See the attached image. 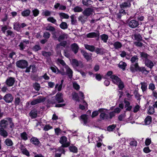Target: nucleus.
Returning a JSON list of instances; mask_svg holds the SVG:
<instances>
[{"mask_svg": "<svg viewBox=\"0 0 157 157\" xmlns=\"http://www.w3.org/2000/svg\"><path fill=\"white\" fill-rule=\"evenodd\" d=\"M51 12L46 10L43 11L42 14L43 16H48L51 15Z\"/></svg>", "mask_w": 157, "mask_h": 157, "instance_id": "f704fd0d", "label": "nucleus"}, {"mask_svg": "<svg viewBox=\"0 0 157 157\" xmlns=\"http://www.w3.org/2000/svg\"><path fill=\"white\" fill-rule=\"evenodd\" d=\"M30 13V10H26L23 11L21 13V14L23 16H27Z\"/></svg>", "mask_w": 157, "mask_h": 157, "instance_id": "49530a36", "label": "nucleus"}, {"mask_svg": "<svg viewBox=\"0 0 157 157\" xmlns=\"http://www.w3.org/2000/svg\"><path fill=\"white\" fill-rule=\"evenodd\" d=\"M74 88L76 90H78L80 88L79 86L76 82H74L73 83Z\"/></svg>", "mask_w": 157, "mask_h": 157, "instance_id": "0e129e2a", "label": "nucleus"}, {"mask_svg": "<svg viewBox=\"0 0 157 157\" xmlns=\"http://www.w3.org/2000/svg\"><path fill=\"white\" fill-rule=\"evenodd\" d=\"M141 88L143 91H145L147 89V83L144 82H142L141 83Z\"/></svg>", "mask_w": 157, "mask_h": 157, "instance_id": "c9c22d12", "label": "nucleus"}, {"mask_svg": "<svg viewBox=\"0 0 157 157\" xmlns=\"http://www.w3.org/2000/svg\"><path fill=\"white\" fill-rule=\"evenodd\" d=\"M138 58L137 56H134L131 58L130 61L132 63H136L138 61Z\"/></svg>", "mask_w": 157, "mask_h": 157, "instance_id": "a19ab883", "label": "nucleus"}, {"mask_svg": "<svg viewBox=\"0 0 157 157\" xmlns=\"http://www.w3.org/2000/svg\"><path fill=\"white\" fill-rule=\"evenodd\" d=\"M67 44V42L66 41H63L61 43H60V44H57L56 47L57 48H59L60 47V46H62L63 47H64L65 45H66Z\"/></svg>", "mask_w": 157, "mask_h": 157, "instance_id": "864d4df0", "label": "nucleus"}, {"mask_svg": "<svg viewBox=\"0 0 157 157\" xmlns=\"http://www.w3.org/2000/svg\"><path fill=\"white\" fill-rule=\"evenodd\" d=\"M124 103L125 104V107L126 108L127 110H130L132 108V106L130 105V103L128 101L124 100Z\"/></svg>", "mask_w": 157, "mask_h": 157, "instance_id": "bb28decb", "label": "nucleus"}, {"mask_svg": "<svg viewBox=\"0 0 157 157\" xmlns=\"http://www.w3.org/2000/svg\"><path fill=\"white\" fill-rule=\"evenodd\" d=\"M64 152L65 151L62 147L60 148L58 150L56 151V153L55 155V157H60L61 154L64 153Z\"/></svg>", "mask_w": 157, "mask_h": 157, "instance_id": "f3484780", "label": "nucleus"}, {"mask_svg": "<svg viewBox=\"0 0 157 157\" xmlns=\"http://www.w3.org/2000/svg\"><path fill=\"white\" fill-rule=\"evenodd\" d=\"M69 148L71 151L74 153H76L77 152L78 149L77 148L74 146H70Z\"/></svg>", "mask_w": 157, "mask_h": 157, "instance_id": "4c0bfd02", "label": "nucleus"}, {"mask_svg": "<svg viewBox=\"0 0 157 157\" xmlns=\"http://www.w3.org/2000/svg\"><path fill=\"white\" fill-rule=\"evenodd\" d=\"M33 87L36 90H39L40 87L39 84L37 83H34L33 85Z\"/></svg>", "mask_w": 157, "mask_h": 157, "instance_id": "680f3d73", "label": "nucleus"}, {"mask_svg": "<svg viewBox=\"0 0 157 157\" xmlns=\"http://www.w3.org/2000/svg\"><path fill=\"white\" fill-rule=\"evenodd\" d=\"M21 138L25 140H27L28 139L27 135L26 133L25 132L21 133Z\"/></svg>", "mask_w": 157, "mask_h": 157, "instance_id": "de8ad7c7", "label": "nucleus"}, {"mask_svg": "<svg viewBox=\"0 0 157 157\" xmlns=\"http://www.w3.org/2000/svg\"><path fill=\"white\" fill-rule=\"evenodd\" d=\"M21 151L23 154L27 156L29 155V153L27 150L25 148H23L21 149Z\"/></svg>", "mask_w": 157, "mask_h": 157, "instance_id": "09e8293b", "label": "nucleus"}, {"mask_svg": "<svg viewBox=\"0 0 157 157\" xmlns=\"http://www.w3.org/2000/svg\"><path fill=\"white\" fill-rule=\"evenodd\" d=\"M44 101L45 99L43 97H41L32 101L31 104L32 105H34L43 102Z\"/></svg>", "mask_w": 157, "mask_h": 157, "instance_id": "1a4fd4ad", "label": "nucleus"}, {"mask_svg": "<svg viewBox=\"0 0 157 157\" xmlns=\"http://www.w3.org/2000/svg\"><path fill=\"white\" fill-rule=\"evenodd\" d=\"M155 112L154 108L152 106H150L147 113L149 114H153Z\"/></svg>", "mask_w": 157, "mask_h": 157, "instance_id": "3c124183", "label": "nucleus"}, {"mask_svg": "<svg viewBox=\"0 0 157 157\" xmlns=\"http://www.w3.org/2000/svg\"><path fill=\"white\" fill-rule=\"evenodd\" d=\"M135 39L138 41L141 40L142 39L141 35L139 34H135L134 35Z\"/></svg>", "mask_w": 157, "mask_h": 157, "instance_id": "603ef678", "label": "nucleus"}, {"mask_svg": "<svg viewBox=\"0 0 157 157\" xmlns=\"http://www.w3.org/2000/svg\"><path fill=\"white\" fill-rule=\"evenodd\" d=\"M71 63L74 67H79L82 68L83 67V64L82 62L80 61H78L76 59H73Z\"/></svg>", "mask_w": 157, "mask_h": 157, "instance_id": "39448f33", "label": "nucleus"}, {"mask_svg": "<svg viewBox=\"0 0 157 157\" xmlns=\"http://www.w3.org/2000/svg\"><path fill=\"white\" fill-rule=\"evenodd\" d=\"M30 116L32 118H35L37 116V111L35 110H32L30 113Z\"/></svg>", "mask_w": 157, "mask_h": 157, "instance_id": "2f4dec72", "label": "nucleus"}, {"mask_svg": "<svg viewBox=\"0 0 157 157\" xmlns=\"http://www.w3.org/2000/svg\"><path fill=\"white\" fill-rule=\"evenodd\" d=\"M139 69V67L137 63H136L134 64H132L130 67V70L132 72H135L136 71L138 70Z\"/></svg>", "mask_w": 157, "mask_h": 157, "instance_id": "2eb2a0df", "label": "nucleus"}, {"mask_svg": "<svg viewBox=\"0 0 157 157\" xmlns=\"http://www.w3.org/2000/svg\"><path fill=\"white\" fill-rule=\"evenodd\" d=\"M99 34V33L98 32L97 33L91 32L87 34L86 36L87 38H94L98 37Z\"/></svg>", "mask_w": 157, "mask_h": 157, "instance_id": "f8f14e48", "label": "nucleus"}, {"mask_svg": "<svg viewBox=\"0 0 157 157\" xmlns=\"http://www.w3.org/2000/svg\"><path fill=\"white\" fill-rule=\"evenodd\" d=\"M42 55L43 56L46 57H48L51 55V53L50 52H46L45 51L42 52Z\"/></svg>", "mask_w": 157, "mask_h": 157, "instance_id": "69168bd1", "label": "nucleus"}, {"mask_svg": "<svg viewBox=\"0 0 157 157\" xmlns=\"http://www.w3.org/2000/svg\"><path fill=\"white\" fill-rule=\"evenodd\" d=\"M146 65L148 67L151 68L154 66V64L153 62L147 59L145 61Z\"/></svg>", "mask_w": 157, "mask_h": 157, "instance_id": "b1692460", "label": "nucleus"}, {"mask_svg": "<svg viewBox=\"0 0 157 157\" xmlns=\"http://www.w3.org/2000/svg\"><path fill=\"white\" fill-rule=\"evenodd\" d=\"M139 25V22L135 20H132L129 21V26L132 28H135L138 26Z\"/></svg>", "mask_w": 157, "mask_h": 157, "instance_id": "423d86ee", "label": "nucleus"}, {"mask_svg": "<svg viewBox=\"0 0 157 157\" xmlns=\"http://www.w3.org/2000/svg\"><path fill=\"white\" fill-rule=\"evenodd\" d=\"M14 29L17 31H20L21 30L20 25L18 22L14 23L13 25Z\"/></svg>", "mask_w": 157, "mask_h": 157, "instance_id": "393cba45", "label": "nucleus"}, {"mask_svg": "<svg viewBox=\"0 0 157 157\" xmlns=\"http://www.w3.org/2000/svg\"><path fill=\"white\" fill-rule=\"evenodd\" d=\"M85 48L91 52H93L95 49L94 47L92 45H90L88 44H85Z\"/></svg>", "mask_w": 157, "mask_h": 157, "instance_id": "c85d7f7f", "label": "nucleus"}, {"mask_svg": "<svg viewBox=\"0 0 157 157\" xmlns=\"http://www.w3.org/2000/svg\"><path fill=\"white\" fill-rule=\"evenodd\" d=\"M55 133L58 135L61 133V130L59 128H57L55 129Z\"/></svg>", "mask_w": 157, "mask_h": 157, "instance_id": "774afa93", "label": "nucleus"}, {"mask_svg": "<svg viewBox=\"0 0 157 157\" xmlns=\"http://www.w3.org/2000/svg\"><path fill=\"white\" fill-rule=\"evenodd\" d=\"M130 145L132 146H136L137 145V142L135 140H132L129 143Z\"/></svg>", "mask_w": 157, "mask_h": 157, "instance_id": "e2e57ef3", "label": "nucleus"}, {"mask_svg": "<svg viewBox=\"0 0 157 157\" xmlns=\"http://www.w3.org/2000/svg\"><path fill=\"white\" fill-rule=\"evenodd\" d=\"M81 118L84 122V124H86L87 122V117L86 115H83L81 116Z\"/></svg>", "mask_w": 157, "mask_h": 157, "instance_id": "c03bdc74", "label": "nucleus"}, {"mask_svg": "<svg viewBox=\"0 0 157 157\" xmlns=\"http://www.w3.org/2000/svg\"><path fill=\"white\" fill-rule=\"evenodd\" d=\"M114 47L116 49L120 48L122 46L121 43L119 42H116L113 44Z\"/></svg>", "mask_w": 157, "mask_h": 157, "instance_id": "e433bc0d", "label": "nucleus"}, {"mask_svg": "<svg viewBox=\"0 0 157 157\" xmlns=\"http://www.w3.org/2000/svg\"><path fill=\"white\" fill-rule=\"evenodd\" d=\"M100 37L104 42H107L109 37L108 35L105 34H103L100 36Z\"/></svg>", "mask_w": 157, "mask_h": 157, "instance_id": "cd10ccee", "label": "nucleus"}, {"mask_svg": "<svg viewBox=\"0 0 157 157\" xmlns=\"http://www.w3.org/2000/svg\"><path fill=\"white\" fill-rule=\"evenodd\" d=\"M0 134L1 136L4 137H6L8 135L7 132L4 128H1L0 129Z\"/></svg>", "mask_w": 157, "mask_h": 157, "instance_id": "7c9ffc66", "label": "nucleus"}, {"mask_svg": "<svg viewBox=\"0 0 157 157\" xmlns=\"http://www.w3.org/2000/svg\"><path fill=\"white\" fill-rule=\"evenodd\" d=\"M32 12L34 16L36 17L38 15L39 13V10L36 9H34L32 10Z\"/></svg>", "mask_w": 157, "mask_h": 157, "instance_id": "4d7b16f0", "label": "nucleus"}, {"mask_svg": "<svg viewBox=\"0 0 157 157\" xmlns=\"http://www.w3.org/2000/svg\"><path fill=\"white\" fill-rule=\"evenodd\" d=\"M82 55L88 61L91 59V56L88 53L84 52H82Z\"/></svg>", "mask_w": 157, "mask_h": 157, "instance_id": "412c9836", "label": "nucleus"}, {"mask_svg": "<svg viewBox=\"0 0 157 157\" xmlns=\"http://www.w3.org/2000/svg\"><path fill=\"white\" fill-rule=\"evenodd\" d=\"M50 69L53 72L55 73L57 72V73H60V72L59 71H60V70H59L55 66H51L50 67Z\"/></svg>", "mask_w": 157, "mask_h": 157, "instance_id": "79ce46f5", "label": "nucleus"}, {"mask_svg": "<svg viewBox=\"0 0 157 157\" xmlns=\"http://www.w3.org/2000/svg\"><path fill=\"white\" fill-rule=\"evenodd\" d=\"M71 24L72 25H75L77 23V21L76 18L74 16L72 15L71 17Z\"/></svg>", "mask_w": 157, "mask_h": 157, "instance_id": "5fc2aeb1", "label": "nucleus"}, {"mask_svg": "<svg viewBox=\"0 0 157 157\" xmlns=\"http://www.w3.org/2000/svg\"><path fill=\"white\" fill-rule=\"evenodd\" d=\"M53 128L52 126L49 124H46L43 130L45 131H48Z\"/></svg>", "mask_w": 157, "mask_h": 157, "instance_id": "a18cd8bd", "label": "nucleus"}, {"mask_svg": "<svg viewBox=\"0 0 157 157\" xmlns=\"http://www.w3.org/2000/svg\"><path fill=\"white\" fill-rule=\"evenodd\" d=\"M131 6V4L129 2H124L122 3L120 5V7L121 8H124L127 7H130Z\"/></svg>", "mask_w": 157, "mask_h": 157, "instance_id": "c756f323", "label": "nucleus"}, {"mask_svg": "<svg viewBox=\"0 0 157 157\" xmlns=\"http://www.w3.org/2000/svg\"><path fill=\"white\" fill-rule=\"evenodd\" d=\"M71 48L72 50L76 54L78 50V46L76 43H74L71 45Z\"/></svg>", "mask_w": 157, "mask_h": 157, "instance_id": "dca6fc26", "label": "nucleus"}, {"mask_svg": "<svg viewBox=\"0 0 157 157\" xmlns=\"http://www.w3.org/2000/svg\"><path fill=\"white\" fill-rule=\"evenodd\" d=\"M140 107L139 105H136L133 109V112L134 113L137 112L140 109Z\"/></svg>", "mask_w": 157, "mask_h": 157, "instance_id": "052dcab7", "label": "nucleus"}, {"mask_svg": "<svg viewBox=\"0 0 157 157\" xmlns=\"http://www.w3.org/2000/svg\"><path fill=\"white\" fill-rule=\"evenodd\" d=\"M116 124H113L108 126L107 128V130L109 131H112L116 127Z\"/></svg>", "mask_w": 157, "mask_h": 157, "instance_id": "bf43d9fd", "label": "nucleus"}, {"mask_svg": "<svg viewBox=\"0 0 157 157\" xmlns=\"http://www.w3.org/2000/svg\"><path fill=\"white\" fill-rule=\"evenodd\" d=\"M99 112L101 113L100 118L102 120H107L109 119V116L108 115L107 110L105 109H100L99 110Z\"/></svg>", "mask_w": 157, "mask_h": 157, "instance_id": "7ed1b4c3", "label": "nucleus"}, {"mask_svg": "<svg viewBox=\"0 0 157 157\" xmlns=\"http://www.w3.org/2000/svg\"><path fill=\"white\" fill-rule=\"evenodd\" d=\"M60 27L62 29H65L67 28L68 26L66 23L65 22H62L60 25Z\"/></svg>", "mask_w": 157, "mask_h": 157, "instance_id": "37998d69", "label": "nucleus"}, {"mask_svg": "<svg viewBox=\"0 0 157 157\" xmlns=\"http://www.w3.org/2000/svg\"><path fill=\"white\" fill-rule=\"evenodd\" d=\"M45 29L46 30H49L52 32L54 31L55 30V28L53 27L50 25H48L46 27Z\"/></svg>", "mask_w": 157, "mask_h": 157, "instance_id": "8fccbe9b", "label": "nucleus"}, {"mask_svg": "<svg viewBox=\"0 0 157 157\" xmlns=\"http://www.w3.org/2000/svg\"><path fill=\"white\" fill-rule=\"evenodd\" d=\"M57 63L61 65L63 67H61L60 73L62 75H67L69 78L71 79L73 76V71L68 66L66 65L64 61L61 59H58L57 61Z\"/></svg>", "mask_w": 157, "mask_h": 157, "instance_id": "f257e3e1", "label": "nucleus"}, {"mask_svg": "<svg viewBox=\"0 0 157 157\" xmlns=\"http://www.w3.org/2000/svg\"><path fill=\"white\" fill-rule=\"evenodd\" d=\"M152 121V118L151 116H148L144 120L145 125H148L150 124Z\"/></svg>", "mask_w": 157, "mask_h": 157, "instance_id": "5701e85b", "label": "nucleus"}, {"mask_svg": "<svg viewBox=\"0 0 157 157\" xmlns=\"http://www.w3.org/2000/svg\"><path fill=\"white\" fill-rule=\"evenodd\" d=\"M72 96L73 99L76 101H79L78 95L76 93L74 92L72 93Z\"/></svg>", "mask_w": 157, "mask_h": 157, "instance_id": "ea45409f", "label": "nucleus"}, {"mask_svg": "<svg viewBox=\"0 0 157 157\" xmlns=\"http://www.w3.org/2000/svg\"><path fill=\"white\" fill-rule=\"evenodd\" d=\"M74 10L75 12H79L82 11V9L80 7L76 6L74 9Z\"/></svg>", "mask_w": 157, "mask_h": 157, "instance_id": "6e6d98bb", "label": "nucleus"}, {"mask_svg": "<svg viewBox=\"0 0 157 157\" xmlns=\"http://www.w3.org/2000/svg\"><path fill=\"white\" fill-rule=\"evenodd\" d=\"M16 65L18 67L23 69L26 68L28 66V63L27 61L24 60H21L17 61Z\"/></svg>", "mask_w": 157, "mask_h": 157, "instance_id": "20e7f679", "label": "nucleus"}, {"mask_svg": "<svg viewBox=\"0 0 157 157\" xmlns=\"http://www.w3.org/2000/svg\"><path fill=\"white\" fill-rule=\"evenodd\" d=\"M9 124L8 121L7 119H4L0 121V127L1 128H6Z\"/></svg>", "mask_w": 157, "mask_h": 157, "instance_id": "9b49d317", "label": "nucleus"}, {"mask_svg": "<svg viewBox=\"0 0 157 157\" xmlns=\"http://www.w3.org/2000/svg\"><path fill=\"white\" fill-rule=\"evenodd\" d=\"M82 3L84 5L88 6L92 5L93 2L90 0H82Z\"/></svg>", "mask_w": 157, "mask_h": 157, "instance_id": "4be33fe9", "label": "nucleus"}, {"mask_svg": "<svg viewBox=\"0 0 157 157\" xmlns=\"http://www.w3.org/2000/svg\"><path fill=\"white\" fill-rule=\"evenodd\" d=\"M29 44V41L26 40H22L19 46L20 48V49L21 50L25 49L27 45Z\"/></svg>", "mask_w": 157, "mask_h": 157, "instance_id": "6e6552de", "label": "nucleus"}, {"mask_svg": "<svg viewBox=\"0 0 157 157\" xmlns=\"http://www.w3.org/2000/svg\"><path fill=\"white\" fill-rule=\"evenodd\" d=\"M15 82L14 78L10 77L7 78L6 83V84L9 86H12L13 85Z\"/></svg>", "mask_w": 157, "mask_h": 157, "instance_id": "ddd939ff", "label": "nucleus"}, {"mask_svg": "<svg viewBox=\"0 0 157 157\" xmlns=\"http://www.w3.org/2000/svg\"><path fill=\"white\" fill-rule=\"evenodd\" d=\"M47 20L48 21L54 24L55 25H57V24L56 23V19H54L53 17H48L47 18Z\"/></svg>", "mask_w": 157, "mask_h": 157, "instance_id": "58836bf2", "label": "nucleus"}, {"mask_svg": "<svg viewBox=\"0 0 157 157\" xmlns=\"http://www.w3.org/2000/svg\"><path fill=\"white\" fill-rule=\"evenodd\" d=\"M31 142L35 145H38L40 144V141L36 138L33 137L30 140Z\"/></svg>", "mask_w": 157, "mask_h": 157, "instance_id": "6ab92c4d", "label": "nucleus"}, {"mask_svg": "<svg viewBox=\"0 0 157 157\" xmlns=\"http://www.w3.org/2000/svg\"><path fill=\"white\" fill-rule=\"evenodd\" d=\"M56 101L58 103H60L63 101L62 98V94L60 93H58L56 95Z\"/></svg>", "mask_w": 157, "mask_h": 157, "instance_id": "4468645a", "label": "nucleus"}, {"mask_svg": "<svg viewBox=\"0 0 157 157\" xmlns=\"http://www.w3.org/2000/svg\"><path fill=\"white\" fill-rule=\"evenodd\" d=\"M5 144L8 146H12L13 145L12 140L9 138L6 139L4 141Z\"/></svg>", "mask_w": 157, "mask_h": 157, "instance_id": "aec40b11", "label": "nucleus"}, {"mask_svg": "<svg viewBox=\"0 0 157 157\" xmlns=\"http://www.w3.org/2000/svg\"><path fill=\"white\" fill-rule=\"evenodd\" d=\"M61 17L64 18L68 19L69 18V16L66 14L64 13H60L59 14Z\"/></svg>", "mask_w": 157, "mask_h": 157, "instance_id": "13d9d810", "label": "nucleus"}, {"mask_svg": "<svg viewBox=\"0 0 157 157\" xmlns=\"http://www.w3.org/2000/svg\"><path fill=\"white\" fill-rule=\"evenodd\" d=\"M92 12V10L90 8H88L85 10L83 12V14L88 16H90Z\"/></svg>", "mask_w": 157, "mask_h": 157, "instance_id": "a211bd4d", "label": "nucleus"}, {"mask_svg": "<svg viewBox=\"0 0 157 157\" xmlns=\"http://www.w3.org/2000/svg\"><path fill=\"white\" fill-rule=\"evenodd\" d=\"M82 103L83 104V105L80 104L79 106V108L80 109L83 110L85 109L86 107H87V104L84 100L82 101Z\"/></svg>", "mask_w": 157, "mask_h": 157, "instance_id": "473e14b6", "label": "nucleus"}, {"mask_svg": "<svg viewBox=\"0 0 157 157\" xmlns=\"http://www.w3.org/2000/svg\"><path fill=\"white\" fill-rule=\"evenodd\" d=\"M110 78L113 82L117 85L120 90H122L124 87V86L123 82L117 76L112 75L110 77Z\"/></svg>", "mask_w": 157, "mask_h": 157, "instance_id": "f03ea898", "label": "nucleus"}, {"mask_svg": "<svg viewBox=\"0 0 157 157\" xmlns=\"http://www.w3.org/2000/svg\"><path fill=\"white\" fill-rule=\"evenodd\" d=\"M67 138L66 136H63L60 138L59 142L62 144L63 147H67L69 145V143L67 142Z\"/></svg>", "mask_w": 157, "mask_h": 157, "instance_id": "0eeeda50", "label": "nucleus"}, {"mask_svg": "<svg viewBox=\"0 0 157 157\" xmlns=\"http://www.w3.org/2000/svg\"><path fill=\"white\" fill-rule=\"evenodd\" d=\"M68 35L66 34H63L60 35L59 37L58 40L60 41L62 40H65L67 39Z\"/></svg>", "mask_w": 157, "mask_h": 157, "instance_id": "a878e982", "label": "nucleus"}, {"mask_svg": "<svg viewBox=\"0 0 157 157\" xmlns=\"http://www.w3.org/2000/svg\"><path fill=\"white\" fill-rule=\"evenodd\" d=\"M126 65V63L123 61L120 62L119 64V67L122 69L123 70H124L125 69V68Z\"/></svg>", "mask_w": 157, "mask_h": 157, "instance_id": "72a5a7b5", "label": "nucleus"}, {"mask_svg": "<svg viewBox=\"0 0 157 157\" xmlns=\"http://www.w3.org/2000/svg\"><path fill=\"white\" fill-rule=\"evenodd\" d=\"M41 49L40 46L38 45H36L33 48V50L35 52Z\"/></svg>", "mask_w": 157, "mask_h": 157, "instance_id": "338daca9", "label": "nucleus"}, {"mask_svg": "<svg viewBox=\"0 0 157 157\" xmlns=\"http://www.w3.org/2000/svg\"><path fill=\"white\" fill-rule=\"evenodd\" d=\"M3 99L6 102L10 103L13 100V98L11 94H8L4 96Z\"/></svg>", "mask_w": 157, "mask_h": 157, "instance_id": "9d476101", "label": "nucleus"}]
</instances>
